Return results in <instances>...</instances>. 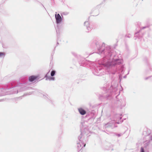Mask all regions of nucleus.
I'll use <instances>...</instances> for the list:
<instances>
[{"label":"nucleus","mask_w":152,"mask_h":152,"mask_svg":"<svg viewBox=\"0 0 152 152\" xmlns=\"http://www.w3.org/2000/svg\"><path fill=\"white\" fill-rule=\"evenodd\" d=\"M55 18L56 21V23H60L62 21V18L60 15L58 14H56L55 15Z\"/></svg>","instance_id":"obj_1"},{"label":"nucleus","mask_w":152,"mask_h":152,"mask_svg":"<svg viewBox=\"0 0 152 152\" xmlns=\"http://www.w3.org/2000/svg\"><path fill=\"white\" fill-rule=\"evenodd\" d=\"M38 77L35 76H31L29 77V80L30 82H33Z\"/></svg>","instance_id":"obj_2"},{"label":"nucleus","mask_w":152,"mask_h":152,"mask_svg":"<svg viewBox=\"0 0 152 152\" xmlns=\"http://www.w3.org/2000/svg\"><path fill=\"white\" fill-rule=\"evenodd\" d=\"M78 110L80 114L82 115H84L86 113V111L82 108L79 109Z\"/></svg>","instance_id":"obj_3"},{"label":"nucleus","mask_w":152,"mask_h":152,"mask_svg":"<svg viewBox=\"0 0 152 152\" xmlns=\"http://www.w3.org/2000/svg\"><path fill=\"white\" fill-rule=\"evenodd\" d=\"M55 73V71H53L51 72V75L52 76H53Z\"/></svg>","instance_id":"obj_4"},{"label":"nucleus","mask_w":152,"mask_h":152,"mask_svg":"<svg viewBox=\"0 0 152 152\" xmlns=\"http://www.w3.org/2000/svg\"><path fill=\"white\" fill-rule=\"evenodd\" d=\"M5 55V53H4L0 52V57L4 56Z\"/></svg>","instance_id":"obj_5"},{"label":"nucleus","mask_w":152,"mask_h":152,"mask_svg":"<svg viewBox=\"0 0 152 152\" xmlns=\"http://www.w3.org/2000/svg\"><path fill=\"white\" fill-rule=\"evenodd\" d=\"M141 152H144V150L143 148H141Z\"/></svg>","instance_id":"obj_6"},{"label":"nucleus","mask_w":152,"mask_h":152,"mask_svg":"<svg viewBox=\"0 0 152 152\" xmlns=\"http://www.w3.org/2000/svg\"><path fill=\"white\" fill-rule=\"evenodd\" d=\"M86 145V144H85V145H84V147H85V146Z\"/></svg>","instance_id":"obj_7"},{"label":"nucleus","mask_w":152,"mask_h":152,"mask_svg":"<svg viewBox=\"0 0 152 152\" xmlns=\"http://www.w3.org/2000/svg\"><path fill=\"white\" fill-rule=\"evenodd\" d=\"M52 78H53V79H54V77H53Z\"/></svg>","instance_id":"obj_8"}]
</instances>
